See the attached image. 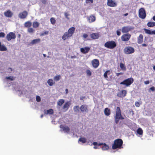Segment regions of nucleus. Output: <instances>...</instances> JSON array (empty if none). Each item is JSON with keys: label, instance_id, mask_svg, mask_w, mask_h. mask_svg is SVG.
<instances>
[{"label": "nucleus", "instance_id": "obj_61", "mask_svg": "<svg viewBox=\"0 0 155 155\" xmlns=\"http://www.w3.org/2000/svg\"><path fill=\"white\" fill-rule=\"evenodd\" d=\"M104 143H98L97 144V145L99 146H100L101 145H103Z\"/></svg>", "mask_w": 155, "mask_h": 155}, {"label": "nucleus", "instance_id": "obj_47", "mask_svg": "<svg viewBox=\"0 0 155 155\" xmlns=\"http://www.w3.org/2000/svg\"><path fill=\"white\" fill-rule=\"evenodd\" d=\"M86 3L87 4L93 3V0H86Z\"/></svg>", "mask_w": 155, "mask_h": 155}, {"label": "nucleus", "instance_id": "obj_14", "mask_svg": "<svg viewBox=\"0 0 155 155\" xmlns=\"http://www.w3.org/2000/svg\"><path fill=\"white\" fill-rule=\"evenodd\" d=\"M126 91L124 90L118 92L117 94V96L119 97H123L126 95Z\"/></svg>", "mask_w": 155, "mask_h": 155}, {"label": "nucleus", "instance_id": "obj_22", "mask_svg": "<svg viewBox=\"0 0 155 155\" xmlns=\"http://www.w3.org/2000/svg\"><path fill=\"white\" fill-rule=\"evenodd\" d=\"M104 113L105 115L109 116L110 114V109L108 108H106L104 110Z\"/></svg>", "mask_w": 155, "mask_h": 155}, {"label": "nucleus", "instance_id": "obj_53", "mask_svg": "<svg viewBox=\"0 0 155 155\" xmlns=\"http://www.w3.org/2000/svg\"><path fill=\"white\" fill-rule=\"evenodd\" d=\"M150 82L149 81H147L144 82V84H148L150 83Z\"/></svg>", "mask_w": 155, "mask_h": 155}, {"label": "nucleus", "instance_id": "obj_49", "mask_svg": "<svg viewBox=\"0 0 155 155\" xmlns=\"http://www.w3.org/2000/svg\"><path fill=\"white\" fill-rule=\"evenodd\" d=\"M135 106L137 107H138L140 106V104L138 102H136L135 104Z\"/></svg>", "mask_w": 155, "mask_h": 155}, {"label": "nucleus", "instance_id": "obj_19", "mask_svg": "<svg viewBox=\"0 0 155 155\" xmlns=\"http://www.w3.org/2000/svg\"><path fill=\"white\" fill-rule=\"evenodd\" d=\"M75 30V28L72 27L68 29V37L72 36Z\"/></svg>", "mask_w": 155, "mask_h": 155}, {"label": "nucleus", "instance_id": "obj_29", "mask_svg": "<svg viewBox=\"0 0 155 155\" xmlns=\"http://www.w3.org/2000/svg\"><path fill=\"white\" fill-rule=\"evenodd\" d=\"M110 74V72L109 70L107 71L104 74V78L107 79L108 78L107 75H109Z\"/></svg>", "mask_w": 155, "mask_h": 155}, {"label": "nucleus", "instance_id": "obj_44", "mask_svg": "<svg viewBox=\"0 0 155 155\" xmlns=\"http://www.w3.org/2000/svg\"><path fill=\"white\" fill-rule=\"evenodd\" d=\"M6 78L8 80H10L11 81H13L14 79L13 77L11 76L7 77Z\"/></svg>", "mask_w": 155, "mask_h": 155}, {"label": "nucleus", "instance_id": "obj_36", "mask_svg": "<svg viewBox=\"0 0 155 155\" xmlns=\"http://www.w3.org/2000/svg\"><path fill=\"white\" fill-rule=\"evenodd\" d=\"M144 30L146 33L148 34L152 35V31L145 28L144 29Z\"/></svg>", "mask_w": 155, "mask_h": 155}, {"label": "nucleus", "instance_id": "obj_3", "mask_svg": "<svg viewBox=\"0 0 155 155\" xmlns=\"http://www.w3.org/2000/svg\"><path fill=\"white\" fill-rule=\"evenodd\" d=\"M104 46L107 48L112 49L116 46V44L114 41H111L106 43L104 45Z\"/></svg>", "mask_w": 155, "mask_h": 155}, {"label": "nucleus", "instance_id": "obj_63", "mask_svg": "<svg viewBox=\"0 0 155 155\" xmlns=\"http://www.w3.org/2000/svg\"><path fill=\"white\" fill-rule=\"evenodd\" d=\"M21 35L20 34H18V38H20L21 37Z\"/></svg>", "mask_w": 155, "mask_h": 155}, {"label": "nucleus", "instance_id": "obj_31", "mask_svg": "<svg viewBox=\"0 0 155 155\" xmlns=\"http://www.w3.org/2000/svg\"><path fill=\"white\" fill-rule=\"evenodd\" d=\"M33 27L34 28H37L39 25V23L37 21H34L33 23Z\"/></svg>", "mask_w": 155, "mask_h": 155}, {"label": "nucleus", "instance_id": "obj_23", "mask_svg": "<svg viewBox=\"0 0 155 155\" xmlns=\"http://www.w3.org/2000/svg\"><path fill=\"white\" fill-rule=\"evenodd\" d=\"M7 50V48L4 45H2L1 43L0 42V51H5Z\"/></svg>", "mask_w": 155, "mask_h": 155}, {"label": "nucleus", "instance_id": "obj_59", "mask_svg": "<svg viewBox=\"0 0 155 155\" xmlns=\"http://www.w3.org/2000/svg\"><path fill=\"white\" fill-rule=\"evenodd\" d=\"M10 70L9 71H12V69L11 68H9L8 69V70Z\"/></svg>", "mask_w": 155, "mask_h": 155}, {"label": "nucleus", "instance_id": "obj_39", "mask_svg": "<svg viewBox=\"0 0 155 155\" xmlns=\"http://www.w3.org/2000/svg\"><path fill=\"white\" fill-rule=\"evenodd\" d=\"M50 21L52 25H54L56 22V20H55L54 18L53 17L51 18H50Z\"/></svg>", "mask_w": 155, "mask_h": 155}, {"label": "nucleus", "instance_id": "obj_7", "mask_svg": "<svg viewBox=\"0 0 155 155\" xmlns=\"http://www.w3.org/2000/svg\"><path fill=\"white\" fill-rule=\"evenodd\" d=\"M131 37V35L128 33L124 34L121 37V39L122 41H128Z\"/></svg>", "mask_w": 155, "mask_h": 155}, {"label": "nucleus", "instance_id": "obj_18", "mask_svg": "<svg viewBox=\"0 0 155 155\" xmlns=\"http://www.w3.org/2000/svg\"><path fill=\"white\" fill-rule=\"evenodd\" d=\"M81 110L82 112H87L88 110L87 109V106L86 105H82L80 107Z\"/></svg>", "mask_w": 155, "mask_h": 155}, {"label": "nucleus", "instance_id": "obj_21", "mask_svg": "<svg viewBox=\"0 0 155 155\" xmlns=\"http://www.w3.org/2000/svg\"><path fill=\"white\" fill-rule=\"evenodd\" d=\"M89 22L91 23L95 20V17L94 16H90L88 18Z\"/></svg>", "mask_w": 155, "mask_h": 155}, {"label": "nucleus", "instance_id": "obj_9", "mask_svg": "<svg viewBox=\"0 0 155 155\" xmlns=\"http://www.w3.org/2000/svg\"><path fill=\"white\" fill-rule=\"evenodd\" d=\"M28 15V12L25 11H24L19 13L18 17L21 19H24L27 17Z\"/></svg>", "mask_w": 155, "mask_h": 155}, {"label": "nucleus", "instance_id": "obj_26", "mask_svg": "<svg viewBox=\"0 0 155 155\" xmlns=\"http://www.w3.org/2000/svg\"><path fill=\"white\" fill-rule=\"evenodd\" d=\"M143 36L142 35H140L138 38V43L139 44L142 43L143 42Z\"/></svg>", "mask_w": 155, "mask_h": 155}, {"label": "nucleus", "instance_id": "obj_27", "mask_svg": "<svg viewBox=\"0 0 155 155\" xmlns=\"http://www.w3.org/2000/svg\"><path fill=\"white\" fill-rule=\"evenodd\" d=\"M109 147L106 143H104L101 147L102 149L103 150H106L108 149Z\"/></svg>", "mask_w": 155, "mask_h": 155}, {"label": "nucleus", "instance_id": "obj_64", "mask_svg": "<svg viewBox=\"0 0 155 155\" xmlns=\"http://www.w3.org/2000/svg\"><path fill=\"white\" fill-rule=\"evenodd\" d=\"M153 20L155 21V16H154L153 18Z\"/></svg>", "mask_w": 155, "mask_h": 155}, {"label": "nucleus", "instance_id": "obj_30", "mask_svg": "<svg viewBox=\"0 0 155 155\" xmlns=\"http://www.w3.org/2000/svg\"><path fill=\"white\" fill-rule=\"evenodd\" d=\"M147 25L149 27H153L155 26V22L153 21L149 22L147 23Z\"/></svg>", "mask_w": 155, "mask_h": 155}, {"label": "nucleus", "instance_id": "obj_48", "mask_svg": "<svg viewBox=\"0 0 155 155\" xmlns=\"http://www.w3.org/2000/svg\"><path fill=\"white\" fill-rule=\"evenodd\" d=\"M120 30H117V35L118 36H120Z\"/></svg>", "mask_w": 155, "mask_h": 155}, {"label": "nucleus", "instance_id": "obj_25", "mask_svg": "<svg viewBox=\"0 0 155 155\" xmlns=\"http://www.w3.org/2000/svg\"><path fill=\"white\" fill-rule=\"evenodd\" d=\"M47 83L50 86H52L55 84V82L52 79H50L47 81Z\"/></svg>", "mask_w": 155, "mask_h": 155}, {"label": "nucleus", "instance_id": "obj_57", "mask_svg": "<svg viewBox=\"0 0 155 155\" xmlns=\"http://www.w3.org/2000/svg\"><path fill=\"white\" fill-rule=\"evenodd\" d=\"M65 17L67 18H68V13H65L64 14Z\"/></svg>", "mask_w": 155, "mask_h": 155}, {"label": "nucleus", "instance_id": "obj_24", "mask_svg": "<svg viewBox=\"0 0 155 155\" xmlns=\"http://www.w3.org/2000/svg\"><path fill=\"white\" fill-rule=\"evenodd\" d=\"M41 39L40 38H37L32 40L31 42V44L32 45H34L37 43L40 42V41Z\"/></svg>", "mask_w": 155, "mask_h": 155}, {"label": "nucleus", "instance_id": "obj_37", "mask_svg": "<svg viewBox=\"0 0 155 155\" xmlns=\"http://www.w3.org/2000/svg\"><path fill=\"white\" fill-rule=\"evenodd\" d=\"M137 133L140 135H142L143 134V130L141 128H139L137 130Z\"/></svg>", "mask_w": 155, "mask_h": 155}, {"label": "nucleus", "instance_id": "obj_8", "mask_svg": "<svg viewBox=\"0 0 155 155\" xmlns=\"http://www.w3.org/2000/svg\"><path fill=\"white\" fill-rule=\"evenodd\" d=\"M115 117L117 118H120L121 119H124L121 116L120 110V107H117V108Z\"/></svg>", "mask_w": 155, "mask_h": 155}, {"label": "nucleus", "instance_id": "obj_58", "mask_svg": "<svg viewBox=\"0 0 155 155\" xmlns=\"http://www.w3.org/2000/svg\"><path fill=\"white\" fill-rule=\"evenodd\" d=\"M155 35V30L154 31H152V35Z\"/></svg>", "mask_w": 155, "mask_h": 155}, {"label": "nucleus", "instance_id": "obj_1", "mask_svg": "<svg viewBox=\"0 0 155 155\" xmlns=\"http://www.w3.org/2000/svg\"><path fill=\"white\" fill-rule=\"evenodd\" d=\"M123 143V141L120 139H118L115 140L114 143L112 145V148L115 149L117 148H119L121 147Z\"/></svg>", "mask_w": 155, "mask_h": 155}, {"label": "nucleus", "instance_id": "obj_11", "mask_svg": "<svg viewBox=\"0 0 155 155\" xmlns=\"http://www.w3.org/2000/svg\"><path fill=\"white\" fill-rule=\"evenodd\" d=\"M107 5L111 7H114L116 6L117 4L113 0H107Z\"/></svg>", "mask_w": 155, "mask_h": 155}, {"label": "nucleus", "instance_id": "obj_32", "mask_svg": "<svg viewBox=\"0 0 155 155\" xmlns=\"http://www.w3.org/2000/svg\"><path fill=\"white\" fill-rule=\"evenodd\" d=\"M64 101L63 99H60L57 102V104L59 106H61L64 103Z\"/></svg>", "mask_w": 155, "mask_h": 155}, {"label": "nucleus", "instance_id": "obj_35", "mask_svg": "<svg viewBox=\"0 0 155 155\" xmlns=\"http://www.w3.org/2000/svg\"><path fill=\"white\" fill-rule=\"evenodd\" d=\"M68 38V32H66L62 37V38L64 40H65Z\"/></svg>", "mask_w": 155, "mask_h": 155}, {"label": "nucleus", "instance_id": "obj_54", "mask_svg": "<svg viewBox=\"0 0 155 155\" xmlns=\"http://www.w3.org/2000/svg\"><path fill=\"white\" fill-rule=\"evenodd\" d=\"M68 105V102H67L64 105L63 107L64 108L67 107V105Z\"/></svg>", "mask_w": 155, "mask_h": 155}, {"label": "nucleus", "instance_id": "obj_6", "mask_svg": "<svg viewBox=\"0 0 155 155\" xmlns=\"http://www.w3.org/2000/svg\"><path fill=\"white\" fill-rule=\"evenodd\" d=\"M134 51V49L131 47L128 46L124 49V52L126 54H130L133 53Z\"/></svg>", "mask_w": 155, "mask_h": 155}, {"label": "nucleus", "instance_id": "obj_50", "mask_svg": "<svg viewBox=\"0 0 155 155\" xmlns=\"http://www.w3.org/2000/svg\"><path fill=\"white\" fill-rule=\"evenodd\" d=\"M88 35L86 34H84L83 35V37L84 38H87L88 37Z\"/></svg>", "mask_w": 155, "mask_h": 155}, {"label": "nucleus", "instance_id": "obj_2", "mask_svg": "<svg viewBox=\"0 0 155 155\" xmlns=\"http://www.w3.org/2000/svg\"><path fill=\"white\" fill-rule=\"evenodd\" d=\"M134 81V80L132 78H128L124 81L120 83V84H123L128 87L131 85Z\"/></svg>", "mask_w": 155, "mask_h": 155}, {"label": "nucleus", "instance_id": "obj_40", "mask_svg": "<svg viewBox=\"0 0 155 155\" xmlns=\"http://www.w3.org/2000/svg\"><path fill=\"white\" fill-rule=\"evenodd\" d=\"M35 30L32 28H29L28 29V31L29 33H33Z\"/></svg>", "mask_w": 155, "mask_h": 155}, {"label": "nucleus", "instance_id": "obj_41", "mask_svg": "<svg viewBox=\"0 0 155 155\" xmlns=\"http://www.w3.org/2000/svg\"><path fill=\"white\" fill-rule=\"evenodd\" d=\"M74 109L75 112H77L79 111V106H75L74 108Z\"/></svg>", "mask_w": 155, "mask_h": 155}, {"label": "nucleus", "instance_id": "obj_13", "mask_svg": "<svg viewBox=\"0 0 155 155\" xmlns=\"http://www.w3.org/2000/svg\"><path fill=\"white\" fill-rule=\"evenodd\" d=\"M92 63L93 67L94 68H97L99 65V62L98 60L94 59L92 61Z\"/></svg>", "mask_w": 155, "mask_h": 155}, {"label": "nucleus", "instance_id": "obj_17", "mask_svg": "<svg viewBox=\"0 0 155 155\" xmlns=\"http://www.w3.org/2000/svg\"><path fill=\"white\" fill-rule=\"evenodd\" d=\"M90 36L93 39H97L99 37V34L97 33H93L90 35Z\"/></svg>", "mask_w": 155, "mask_h": 155}, {"label": "nucleus", "instance_id": "obj_15", "mask_svg": "<svg viewBox=\"0 0 155 155\" xmlns=\"http://www.w3.org/2000/svg\"><path fill=\"white\" fill-rule=\"evenodd\" d=\"M4 14L6 17L10 18L12 16L13 13L10 10H8L6 12H5Z\"/></svg>", "mask_w": 155, "mask_h": 155}, {"label": "nucleus", "instance_id": "obj_38", "mask_svg": "<svg viewBox=\"0 0 155 155\" xmlns=\"http://www.w3.org/2000/svg\"><path fill=\"white\" fill-rule=\"evenodd\" d=\"M61 78V76L60 75L55 76L54 78V80L56 81H58Z\"/></svg>", "mask_w": 155, "mask_h": 155}, {"label": "nucleus", "instance_id": "obj_56", "mask_svg": "<svg viewBox=\"0 0 155 155\" xmlns=\"http://www.w3.org/2000/svg\"><path fill=\"white\" fill-rule=\"evenodd\" d=\"M123 74V73L122 72H120L119 73H116V75L117 76H118L120 75H122Z\"/></svg>", "mask_w": 155, "mask_h": 155}, {"label": "nucleus", "instance_id": "obj_62", "mask_svg": "<svg viewBox=\"0 0 155 155\" xmlns=\"http://www.w3.org/2000/svg\"><path fill=\"white\" fill-rule=\"evenodd\" d=\"M42 3L44 4H45L46 3V1H43L42 2Z\"/></svg>", "mask_w": 155, "mask_h": 155}, {"label": "nucleus", "instance_id": "obj_45", "mask_svg": "<svg viewBox=\"0 0 155 155\" xmlns=\"http://www.w3.org/2000/svg\"><path fill=\"white\" fill-rule=\"evenodd\" d=\"M36 99L37 102H40L41 101V97L39 96H36Z\"/></svg>", "mask_w": 155, "mask_h": 155}, {"label": "nucleus", "instance_id": "obj_42", "mask_svg": "<svg viewBox=\"0 0 155 155\" xmlns=\"http://www.w3.org/2000/svg\"><path fill=\"white\" fill-rule=\"evenodd\" d=\"M86 73L87 76H90L91 75V72L89 70H87L86 71Z\"/></svg>", "mask_w": 155, "mask_h": 155}, {"label": "nucleus", "instance_id": "obj_43", "mask_svg": "<svg viewBox=\"0 0 155 155\" xmlns=\"http://www.w3.org/2000/svg\"><path fill=\"white\" fill-rule=\"evenodd\" d=\"M48 34V31H45L44 32L40 34V36H44L45 35H47Z\"/></svg>", "mask_w": 155, "mask_h": 155}, {"label": "nucleus", "instance_id": "obj_60", "mask_svg": "<svg viewBox=\"0 0 155 155\" xmlns=\"http://www.w3.org/2000/svg\"><path fill=\"white\" fill-rule=\"evenodd\" d=\"M142 45L143 46H144V47H145V46H147V44H143Z\"/></svg>", "mask_w": 155, "mask_h": 155}, {"label": "nucleus", "instance_id": "obj_12", "mask_svg": "<svg viewBox=\"0 0 155 155\" xmlns=\"http://www.w3.org/2000/svg\"><path fill=\"white\" fill-rule=\"evenodd\" d=\"M132 29V28L130 26H125L122 27V32L123 33L128 32Z\"/></svg>", "mask_w": 155, "mask_h": 155}, {"label": "nucleus", "instance_id": "obj_4", "mask_svg": "<svg viewBox=\"0 0 155 155\" xmlns=\"http://www.w3.org/2000/svg\"><path fill=\"white\" fill-rule=\"evenodd\" d=\"M16 37V35L15 33L13 32H10L7 35L6 38L8 41H10L11 40L15 39Z\"/></svg>", "mask_w": 155, "mask_h": 155}, {"label": "nucleus", "instance_id": "obj_20", "mask_svg": "<svg viewBox=\"0 0 155 155\" xmlns=\"http://www.w3.org/2000/svg\"><path fill=\"white\" fill-rule=\"evenodd\" d=\"M44 113L45 114H52L54 113V111L52 109H50L47 110H45Z\"/></svg>", "mask_w": 155, "mask_h": 155}, {"label": "nucleus", "instance_id": "obj_5", "mask_svg": "<svg viewBox=\"0 0 155 155\" xmlns=\"http://www.w3.org/2000/svg\"><path fill=\"white\" fill-rule=\"evenodd\" d=\"M139 16L142 18L144 19L146 17V14L144 8H141L139 11Z\"/></svg>", "mask_w": 155, "mask_h": 155}, {"label": "nucleus", "instance_id": "obj_10", "mask_svg": "<svg viewBox=\"0 0 155 155\" xmlns=\"http://www.w3.org/2000/svg\"><path fill=\"white\" fill-rule=\"evenodd\" d=\"M61 128L60 131H64V133L68 132V126L63 124H61L60 126Z\"/></svg>", "mask_w": 155, "mask_h": 155}, {"label": "nucleus", "instance_id": "obj_55", "mask_svg": "<svg viewBox=\"0 0 155 155\" xmlns=\"http://www.w3.org/2000/svg\"><path fill=\"white\" fill-rule=\"evenodd\" d=\"M150 90L152 91H155V88L154 87H151L150 88Z\"/></svg>", "mask_w": 155, "mask_h": 155}, {"label": "nucleus", "instance_id": "obj_52", "mask_svg": "<svg viewBox=\"0 0 155 155\" xmlns=\"http://www.w3.org/2000/svg\"><path fill=\"white\" fill-rule=\"evenodd\" d=\"M120 119H121L117 118L115 117V123L116 124L118 123V122L119 120Z\"/></svg>", "mask_w": 155, "mask_h": 155}, {"label": "nucleus", "instance_id": "obj_33", "mask_svg": "<svg viewBox=\"0 0 155 155\" xmlns=\"http://www.w3.org/2000/svg\"><path fill=\"white\" fill-rule=\"evenodd\" d=\"M81 142L83 143H85L86 142V139L85 138L81 137L78 140V142Z\"/></svg>", "mask_w": 155, "mask_h": 155}, {"label": "nucleus", "instance_id": "obj_28", "mask_svg": "<svg viewBox=\"0 0 155 155\" xmlns=\"http://www.w3.org/2000/svg\"><path fill=\"white\" fill-rule=\"evenodd\" d=\"M32 25V23L31 22L28 21L25 22L24 24L25 27L27 28H29Z\"/></svg>", "mask_w": 155, "mask_h": 155}, {"label": "nucleus", "instance_id": "obj_51", "mask_svg": "<svg viewBox=\"0 0 155 155\" xmlns=\"http://www.w3.org/2000/svg\"><path fill=\"white\" fill-rule=\"evenodd\" d=\"M98 143L97 142H94L93 143L91 142V146L92 144L95 146L96 145H97Z\"/></svg>", "mask_w": 155, "mask_h": 155}, {"label": "nucleus", "instance_id": "obj_46", "mask_svg": "<svg viewBox=\"0 0 155 155\" xmlns=\"http://www.w3.org/2000/svg\"><path fill=\"white\" fill-rule=\"evenodd\" d=\"M5 34L4 32H0V38L1 37H4L5 36Z\"/></svg>", "mask_w": 155, "mask_h": 155}, {"label": "nucleus", "instance_id": "obj_16", "mask_svg": "<svg viewBox=\"0 0 155 155\" xmlns=\"http://www.w3.org/2000/svg\"><path fill=\"white\" fill-rule=\"evenodd\" d=\"M90 49V48L86 47L84 48H81L80 50L81 52L84 54L87 53Z\"/></svg>", "mask_w": 155, "mask_h": 155}, {"label": "nucleus", "instance_id": "obj_34", "mask_svg": "<svg viewBox=\"0 0 155 155\" xmlns=\"http://www.w3.org/2000/svg\"><path fill=\"white\" fill-rule=\"evenodd\" d=\"M120 67L123 71H125L126 70V67L124 64L122 63H120Z\"/></svg>", "mask_w": 155, "mask_h": 155}]
</instances>
